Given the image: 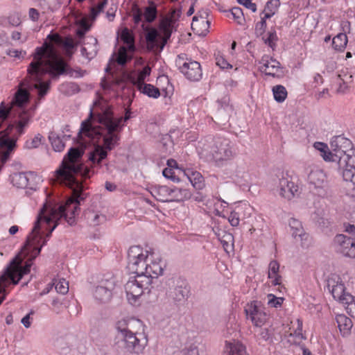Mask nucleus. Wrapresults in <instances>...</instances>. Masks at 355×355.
<instances>
[{"mask_svg":"<svg viewBox=\"0 0 355 355\" xmlns=\"http://www.w3.org/2000/svg\"><path fill=\"white\" fill-rule=\"evenodd\" d=\"M347 301L344 306L347 313L352 317L355 318V297L352 295H347L345 298Z\"/></svg>","mask_w":355,"mask_h":355,"instance_id":"46","label":"nucleus"},{"mask_svg":"<svg viewBox=\"0 0 355 355\" xmlns=\"http://www.w3.org/2000/svg\"><path fill=\"white\" fill-rule=\"evenodd\" d=\"M82 155V151L78 148H71L60 168L55 171L57 180L71 189V196L64 205L51 207L44 204L41 209L32 232L28 236L24 246L26 250L33 248V259L40 254L42 247L46 244V241H44L41 246H37L41 239L40 236L41 230H49L46 236L49 237L57 227L58 221L62 218H64L70 225L75 223V217L78 215L80 211V201L84 200L87 197V193L83 191L85 186L76 179L75 175H80L83 178H89L90 172L87 166L78 162Z\"/></svg>","mask_w":355,"mask_h":355,"instance_id":"1","label":"nucleus"},{"mask_svg":"<svg viewBox=\"0 0 355 355\" xmlns=\"http://www.w3.org/2000/svg\"><path fill=\"white\" fill-rule=\"evenodd\" d=\"M184 175L187 177L194 188L196 189H202L204 186V179L202 175L198 171H188L183 172Z\"/></svg>","mask_w":355,"mask_h":355,"instance_id":"25","label":"nucleus"},{"mask_svg":"<svg viewBox=\"0 0 355 355\" xmlns=\"http://www.w3.org/2000/svg\"><path fill=\"white\" fill-rule=\"evenodd\" d=\"M162 265L159 255L152 248L133 245L128 250V268L136 275L146 276L153 279L163 273Z\"/></svg>","mask_w":355,"mask_h":355,"instance_id":"4","label":"nucleus"},{"mask_svg":"<svg viewBox=\"0 0 355 355\" xmlns=\"http://www.w3.org/2000/svg\"><path fill=\"white\" fill-rule=\"evenodd\" d=\"M31 120V116L27 112H21L18 116V120L16 122V130L18 136L24 133V129L28 125Z\"/></svg>","mask_w":355,"mask_h":355,"instance_id":"33","label":"nucleus"},{"mask_svg":"<svg viewBox=\"0 0 355 355\" xmlns=\"http://www.w3.org/2000/svg\"><path fill=\"white\" fill-rule=\"evenodd\" d=\"M67 64L58 54L52 44L45 42L37 47L33 54V61L27 69L28 77L22 80L11 102L12 105L22 106L29 99L28 89L35 88L40 98H43L50 89L51 81H43V76L47 73L53 78L67 71Z\"/></svg>","mask_w":355,"mask_h":355,"instance_id":"2","label":"nucleus"},{"mask_svg":"<svg viewBox=\"0 0 355 355\" xmlns=\"http://www.w3.org/2000/svg\"><path fill=\"white\" fill-rule=\"evenodd\" d=\"M259 336L260 339L263 340H268L271 336V333L268 329H260Z\"/></svg>","mask_w":355,"mask_h":355,"instance_id":"60","label":"nucleus"},{"mask_svg":"<svg viewBox=\"0 0 355 355\" xmlns=\"http://www.w3.org/2000/svg\"><path fill=\"white\" fill-rule=\"evenodd\" d=\"M343 228L348 236L339 234L334 237L336 250L345 257L355 259V225L344 223Z\"/></svg>","mask_w":355,"mask_h":355,"instance_id":"7","label":"nucleus"},{"mask_svg":"<svg viewBox=\"0 0 355 355\" xmlns=\"http://www.w3.org/2000/svg\"><path fill=\"white\" fill-rule=\"evenodd\" d=\"M28 177L26 173H15L11 176L12 184L17 188H26L28 186Z\"/></svg>","mask_w":355,"mask_h":355,"instance_id":"30","label":"nucleus"},{"mask_svg":"<svg viewBox=\"0 0 355 355\" xmlns=\"http://www.w3.org/2000/svg\"><path fill=\"white\" fill-rule=\"evenodd\" d=\"M308 181L315 188L322 189L326 185V175L320 169L312 170L308 175Z\"/></svg>","mask_w":355,"mask_h":355,"instance_id":"20","label":"nucleus"},{"mask_svg":"<svg viewBox=\"0 0 355 355\" xmlns=\"http://www.w3.org/2000/svg\"><path fill=\"white\" fill-rule=\"evenodd\" d=\"M180 15H181L180 8H175L171 11L170 16L168 17L175 22L178 19V18L180 17Z\"/></svg>","mask_w":355,"mask_h":355,"instance_id":"63","label":"nucleus"},{"mask_svg":"<svg viewBox=\"0 0 355 355\" xmlns=\"http://www.w3.org/2000/svg\"><path fill=\"white\" fill-rule=\"evenodd\" d=\"M117 336L123 343L125 349L130 352L139 354L147 345L148 339L144 332L141 320L132 317H127L116 323Z\"/></svg>","mask_w":355,"mask_h":355,"instance_id":"5","label":"nucleus"},{"mask_svg":"<svg viewBox=\"0 0 355 355\" xmlns=\"http://www.w3.org/2000/svg\"><path fill=\"white\" fill-rule=\"evenodd\" d=\"M149 6H146L143 11V17L145 22L152 23L157 18V10L156 5L152 1H149Z\"/></svg>","mask_w":355,"mask_h":355,"instance_id":"34","label":"nucleus"},{"mask_svg":"<svg viewBox=\"0 0 355 355\" xmlns=\"http://www.w3.org/2000/svg\"><path fill=\"white\" fill-rule=\"evenodd\" d=\"M87 40H89V42L86 44H92V49H90L89 51H87V48L85 47V46H83L81 48V55L87 58L88 60H91L92 58H94L96 53H97V51H98V49H97V43H98V41H97V39L92 37V36H89L87 37Z\"/></svg>","mask_w":355,"mask_h":355,"instance_id":"29","label":"nucleus"},{"mask_svg":"<svg viewBox=\"0 0 355 355\" xmlns=\"http://www.w3.org/2000/svg\"><path fill=\"white\" fill-rule=\"evenodd\" d=\"M228 220L232 226L236 227L239 224V217L237 213L233 211L231 212Z\"/></svg>","mask_w":355,"mask_h":355,"instance_id":"58","label":"nucleus"},{"mask_svg":"<svg viewBox=\"0 0 355 355\" xmlns=\"http://www.w3.org/2000/svg\"><path fill=\"white\" fill-rule=\"evenodd\" d=\"M297 327L294 331V335L296 337H298L301 339H305V337L303 336L302 331V321L300 319L297 320Z\"/></svg>","mask_w":355,"mask_h":355,"instance_id":"59","label":"nucleus"},{"mask_svg":"<svg viewBox=\"0 0 355 355\" xmlns=\"http://www.w3.org/2000/svg\"><path fill=\"white\" fill-rule=\"evenodd\" d=\"M189 294V288L187 282L180 279L173 281V286L170 287L168 291L169 299L175 303H181L184 302Z\"/></svg>","mask_w":355,"mask_h":355,"instance_id":"16","label":"nucleus"},{"mask_svg":"<svg viewBox=\"0 0 355 355\" xmlns=\"http://www.w3.org/2000/svg\"><path fill=\"white\" fill-rule=\"evenodd\" d=\"M336 322L340 332L344 336L348 334L352 327V320L345 315H338L336 317Z\"/></svg>","mask_w":355,"mask_h":355,"instance_id":"32","label":"nucleus"},{"mask_svg":"<svg viewBox=\"0 0 355 355\" xmlns=\"http://www.w3.org/2000/svg\"><path fill=\"white\" fill-rule=\"evenodd\" d=\"M150 73V69L148 67H145L142 71L138 74L137 80L139 85L144 83V81L147 76H149Z\"/></svg>","mask_w":355,"mask_h":355,"instance_id":"56","label":"nucleus"},{"mask_svg":"<svg viewBox=\"0 0 355 355\" xmlns=\"http://www.w3.org/2000/svg\"><path fill=\"white\" fill-rule=\"evenodd\" d=\"M163 175L168 179L173 180V182H179L180 178L175 174V171L171 168H166L163 170Z\"/></svg>","mask_w":355,"mask_h":355,"instance_id":"54","label":"nucleus"},{"mask_svg":"<svg viewBox=\"0 0 355 355\" xmlns=\"http://www.w3.org/2000/svg\"><path fill=\"white\" fill-rule=\"evenodd\" d=\"M336 162L344 180L355 185V149L349 150L348 153Z\"/></svg>","mask_w":355,"mask_h":355,"instance_id":"11","label":"nucleus"},{"mask_svg":"<svg viewBox=\"0 0 355 355\" xmlns=\"http://www.w3.org/2000/svg\"><path fill=\"white\" fill-rule=\"evenodd\" d=\"M314 148L320 152V156L326 162H331V153L328 148V146L322 142H315L314 144Z\"/></svg>","mask_w":355,"mask_h":355,"instance_id":"42","label":"nucleus"},{"mask_svg":"<svg viewBox=\"0 0 355 355\" xmlns=\"http://www.w3.org/2000/svg\"><path fill=\"white\" fill-rule=\"evenodd\" d=\"M130 113L126 112L124 117L114 116L112 108L103 105L100 111L90 110L87 119L83 121L78 133L89 138L103 137V145H96L89 153V160L94 165H100L107 156V151L112 150L118 144L121 132L125 123L130 119Z\"/></svg>","mask_w":355,"mask_h":355,"instance_id":"3","label":"nucleus"},{"mask_svg":"<svg viewBox=\"0 0 355 355\" xmlns=\"http://www.w3.org/2000/svg\"><path fill=\"white\" fill-rule=\"evenodd\" d=\"M231 111L232 107L228 105H225L223 108L218 109L216 116L218 122L225 125L229 119L230 112Z\"/></svg>","mask_w":355,"mask_h":355,"instance_id":"41","label":"nucleus"},{"mask_svg":"<svg viewBox=\"0 0 355 355\" xmlns=\"http://www.w3.org/2000/svg\"><path fill=\"white\" fill-rule=\"evenodd\" d=\"M171 189L166 186H155L151 188L150 193L157 200L161 202H170Z\"/></svg>","mask_w":355,"mask_h":355,"instance_id":"24","label":"nucleus"},{"mask_svg":"<svg viewBox=\"0 0 355 355\" xmlns=\"http://www.w3.org/2000/svg\"><path fill=\"white\" fill-rule=\"evenodd\" d=\"M274 98L277 102L282 103L287 97V91L286 88L281 85L272 87Z\"/></svg>","mask_w":355,"mask_h":355,"instance_id":"40","label":"nucleus"},{"mask_svg":"<svg viewBox=\"0 0 355 355\" xmlns=\"http://www.w3.org/2000/svg\"><path fill=\"white\" fill-rule=\"evenodd\" d=\"M69 137V136L64 135L62 138L58 136L56 133L51 132L49 139L51 144V146L55 151L61 152L64 148V139Z\"/></svg>","mask_w":355,"mask_h":355,"instance_id":"31","label":"nucleus"},{"mask_svg":"<svg viewBox=\"0 0 355 355\" xmlns=\"http://www.w3.org/2000/svg\"><path fill=\"white\" fill-rule=\"evenodd\" d=\"M55 290L58 293L64 295L69 291V284L64 279H60L58 282L54 283Z\"/></svg>","mask_w":355,"mask_h":355,"instance_id":"47","label":"nucleus"},{"mask_svg":"<svg viewBox=\"0 0 355 355\" xmlns=\"http://www.w3.org/2000/svg\"><path fill=\"white\" fill-rule=\"evenodd\" d=\"M175 21L168 18V17H164L161 21L159 28L163 33V37L162 38V42L161 45V49L164 48V46L167 43L168 40L171 37L172 33V27Z\"/></svg>","mask_w":355,"mask_h":355,"instance_id":"23","label":"nucleus"},{"mask_svg":"<svg viewBox=\"0 0 355 355\" xmlns=\"http://www.w3.org/2000/svg\"><path fill=\"white\" fill-rule=\"evenodd\" d=\"M259 69L266 76L280 77L282 76L281 64L269 55H263L259 61Z\"/></svg>","mask_w":355,"mask_h":355,"instance_id":"18","label":"nucleus"},{"mask_svg":"<svg viewBox=\"0 0 355 355\" xmlns=\"http://www.w3.org/2000/svg\"><path fill=\"white\" fill-rule=\"evenodd\" d=\"M31 261V260L22 267L20 262H17L15 259L12 261L10 266L6 268V271L13 284H17L22 277L30 272L32 264Z\"/></svg>","mask_w":355,"mask_h":355,"instance_id":"17","label":"nucleus"},{"mask_svg":"<svg viewBox=\"0 0 355 355\" xmlns=\"http://www.w3.org/2000/svg\"><path fill=\"white\" fill-rule=\"evenodd\" d=\"M28 16L32 21H36L39 19L40 13L36 9L32 8L29 9Z\"/></svg>","mask_w":355,"mask_h":355,"instance_id":"62","label":"nucleus"},{"mask_svg":"<svg viewBox=\"0 0 355 355\" xmlns=\"http://www.w3.org/2000/svg\"><path fill=\"white\" fill-rule=\"evenodd\" d=\"M328 287H331V293L334 298L339 301L343 305L345 304V302L347 301V300H345V298H347V295H352L348 293H345V286L342 283L337 282L336 284L331 285V282H329Z\"/></svg>","mask_w":355,"mask_h":355,"instance_id":"22","label":"nucleus"},{"mask_svg":"<svg viewBox=\"0 0 355 355\" xmlns=\"http://www.w3.org/2000/svg\"><path fill=\"white\" fill-rule=\"evenodd\" d=\"M347 44V37L345 33H339L333 38L332 46L336 51H343Z\"/></svg>","mask_w":355,"mask_h":355,"instance_id":"36","label":"nucleus"},{"mask_svg":"<svg viewBox=\"0 0 355 355\" xmlns=\"http://www.w3.org/2000/svg\"><path fill=\"white\" fill-rule=\"evenodd\" d=\"M279 269V263L275 260L271 261L268 265V277L273 278V275H279L278 274Z\"/></svg>","mask_w":355,"mask_h":355,"instance_id":"50","label":"nucleus"},{"mask_svg":"<svg viewBox=\"0 0 355 355\" xmlns=\"http://www.w3.org/2000/svg\"><path fill=\"white\" fill-rule=\"evenodd\" d=\"M12 282L6 271L0 277V294L5 291L6 288Z\"/></svg>","mask_w":355,"mask_h":355,"instance_id":"51","label":"nucleus"},{"mask_svg":"<svg viewBox=\"0 0 355 355\" xmlns=\"http://www.w3.org/2000/svg\"><path fill=\"white\" fill-rule=\"evenodd\" d=\"M48 39L57 44L62 45L68 51L73 49L76 46L72 38L66 37L64 40H63L58 34H49L48 35Z\"/></svg>","mask_w":355,"mask_h":355,"instance_id":"27","label":"nucleus"},{"mask_svg":"<svg viewBox=\"0 0 355 355\" xmlns=\"http://www.w3.org/2000/svg\"><path fill=\"white\" fill-rule=\"evenodd\" d=\"M121 38L127 44V46H121L117 54H114V55L116 57V62L119 64L123 66L128 61L132 59V56L128 54V51L133 52L135 51V44L133 36L126 28L122 31Z\"/></svg>","mask_w":355,"mask_h":355,"instance_id":"14","label":"nucleus"},{"mask_svg":"<svg viewBox=\"0 0 355 355\" xmlns=\"http://www.w3.org/2000/svg\"><path fill=\"white\" fill-rule=\"evenodd\" d=\"M198 150L202 158L214 162L218 166H222L225 162L234 159L236 155L232 142L223 137H216L199 142Z\"/></svg>","mask_w":355,"mask_h":355,"instance_id":"6","label":"nucleus"},{"mask_svg":"<svg viewBox=\"0 0 355 355\" xmlns=\"http://www.w3.org/2000/svg\"><path fill=\"white\" fill-rule=\"evenodd\" d=\"M153 279L142 275L132 277L125 284L128 302L132 305L139 304V299L146 290H148Z\"/></svg>","mask_w":355,"mask_h":355,"instance_id":"8","label":"nucleus"},{"mask_svg":"<svg viewBox=\"0 0 355 355\" xmlns=\"http://www.w3.org/2000/svg\"><path fill=\"white\" fill-rule=\"evenodd\" d=\"M234 18L238 20L239 24H242L243 20V13L242 9L239 7H234L231 10Z\"/></svg>","mask_w":355,"mask_h":355,"instance_id":"55","label":"nucleus"},{"mask_svg":"<svg viewBox=\"0 0 355 355\" xmlns=\"http://www.w3.org/2000/svg\"><path fill=\"white\" fill-rule=\"evenodd\" d=\"M331 162H336L352 150V141L341 135L334 137L330 141Z\"/></svg>","mask_w":355,"mask_h":355,"instance_id":"13","label":"nucleus"},{"mask_svg":"<svg viewBox=\"0 0 355 355\" xmlns=\"http://www.w3.org/2000/svg\"><path fill=\"white\" fill-rule=\"evenodd\" d=\"M231 178L236 182L242 184L248 181L249 175L244 167L237 166Z\"/></svg>","mask_w":355,"mask_h":355,"instance_id":"35","label":"nucleus"},{"mask_svg":"<svg viewBox=\"0 0 355 355\" xmlns=\"http://www.w3.org/2000/svg\"><path fill=\"white\" fill-rule=\"evenodd\" d=\"M116 286V280L114 277L100 281L93 291L95 300L104 304L109 302L112 297Z\"/></svg>","mask_w":355,"mask_h":355,"instance_id":"10","label":"nucleus"},{"mask_svg":"<svg viewBox=\"0 0 355 355\" xmlns=\"http://www.w3.org/2000/svg\"><path fill=\"white\" fill-rule=\"evenodd\" d=\"M141 26L144 31H146L145 37L147 42L152 45L156 44L159 36L157 31L155 28H150L144 23H142Z\"/></svg>","mask_w":355,"mask_h":355,"instance_id":"37","label":"nucleus"},{"mask_svg":"<svg viewBox=\"0 0 355 355\" xmlns=\"http://www.w3.org/2000/svg\"><path fill=\"white\" fill-rule=\"evenodd\" d=\"M289 225L292 230V236L301 242L302 248H308L311 245V237L306 233L300 221L295 218H291Z\"/></svg>","mask_w":355,"mask_h":355,"instance_id":"19","label":"nucleus"},{"mask_svg":"<svg viewBox=\"0 0 355 355\" xmlns=\"http://www.w3.org/2000/svg\"><path fill=\"white\" fill-rule=\"evenodd\" d=\"M139 89L149 97L157 98L159 96L160 92L158 88L150 84L141 83L139 85Z\"/></svg>","mask_w":355,"mask_h":355,"instance_id":"38","label":"nucleus"},{"mask_svg":"<svg viewBox=\"0 0 355 355\" xmlns=\"http://www.w3.org/2000/svg\"><path fill=\"white\" fill-rule=\"evenodd\" d=\"M268 297H271L268 300V304H270L272 307H277L279 306H281L284 300L282 297H277L273 295H269Z\"/></svg>","mask_w":355,"mask_h":355,"instance_id":"57","label":"nucleus"},{"mask_svg":"<svg viewBox=\"0 0 355 355\" xmlns=\"http://www.w3.org/2000/svg\"><path fill=\"white\" fill-rule=\"evenodd\" d=\"M277 191L281 197L288 200L298 197L301 193L299 185L288 175L282 176L279 180Z\"/></svg>","mask_w":355,"mask_h":355,"instance_id":"15","label":"nucleus"},{"mask_svg":"<svg viewBox=\"0 0 355 355\" xmlns=\"http://www.w3.org/2000/svg\"><path fill=\"white\" fill-rule=\"evenodd\" d=\"M263 40L265 44L273 49L275 46V42L277 40L276 32L275 31L269 32L268 36L266 38L263 37Z\"/></svg>","mask_w":355,"mask_h":355,"instance_id":"52","label":"nucleus"},{"mask_svg":"<svg viewBox=\"0 0 355 355\" xmlns=\"http://www.w3.org/2000/svg\"><path fill=\"white\" fill-rule=\"evenodd\" d=\"M107 5V0H103V1L100 2L97 6L91 8V12L89 17L92 20H95L98 15L101 12L105 6Z\"/></svg>","mask_w":355,"mask_h":355,"instance_id":"48","label":"nucleus"},{"mask_svg":"<svg viewBox=\"0 0 355 355\" xmlns=\"http://www.w3.org/2000/svg\"><path fill=\"white\" fill-rule=\"evenodd\" d=\"M265 15L261 17V20L256 24L255 33L257 35H261L265 32L266 28V20Z\"/></svg>","mask_w":355,"mask_h":355,"instance_id":"53","label":"nucleus"},{"mask_svg":"<svg viewBox=\"0 0 355 355\" xmlns=\"http://www.w3.org/2000/svg\"><path fill=\"white\" fill-rule=\"evenodd\" d=\"M280 5L279 0H270L269 1L265 7V18H270L273 16Z\"/></svg>","mask_w":355,"mask_h":355,"instance_id":"43","label":"nucleus"},{"mask_svg":"<svg viewBox=\"0 0 355 355\" xmlns=\"http://www.w3.org/2000/svg\"><path fill=\"white\" fill-rule=\"evenodd\" d=\"M132 17L135 26L143 23V10L136 5H135L132 8Z\"/></svg>","mask_w":355,"mask_h":355,"instance_id":"45","label":"nucleus"},{"mask_svg":"<svg viewBox=\"0 0 355 355\" xmlns=\"http://www.w3.org/2000/svg\"><path fill=\"white\" fill-rule=\"evenodd\" d=\"M43 137L40 134L36 135L34 138L30 141H27L25 144L26 148L28 149L35 148L39 147L42 143Z\"/></svg>","mask_w":355,"mask_h":355,"instance_id":"49","label":"nucleus"},{"mask_svg":"<svg viewBox=\"0 0 355 355\" xmlns=\"http://www.w3.org/2000/svg\"><path fill=\"white\" fill-rule=\"evenodd\" d=\"M338 77L340 78V80L343 81V84L341 83H339L340 85L337 91L338 92L345 93L348 89L347 82L343 78H341V75H339Z\"/></svg>","mask_w":355,"mask_h":355,"instance_id":"64","label":"nucleus"},{"mask_svg":"<svg viewBox=\"0 0 355 355\" xmlns=\"http://www.w3.org/2000/svg\"><path fill=\"white\" fill-rule=\"evenodd\" d=\"M223 235L219 238L225 251H227L231 245H233L234 236L232 234L225 232H222Z\"/></svg>","mask_w":355,"mask_h":355,"instance_id":"44","label":"nucleus"},{"mask_svg":"<svg viewBox=\"0 0 355 355\" xmlns=\"http://www.w3.org/2000/svg\"><path fill=\"white\" fill-rule=\"evenodd\" d=\"M210 26V22L202 16H194L193 17L191 28L193 30L196 31L199 35H205L208 32Z\"/></svg>","mask_w":355,"mask_h":355,"instance_id":"21","label":"nucleus"},{"mask_svg":"<svg viewBox=\"0 0 355 355\" xmlns=\"http://www.w3.org/2000/svg\"><path fill=\"white\" fill-rule=\"evenodd\" d=\"M216 64L221 69H227L229 67H232V65L230 64L223 58H216Z\"/></svg>","mask_w":355,"mask_h":355,"instance_id":"61","label":"nucleus"},{"mask_svg":"<svg viewBox=\"0 0 355 355\" xmlns=\"http://www.w3.org/2000/svg\"><path fill=\"white\" fill-rule=\"evenodd\" d=\"M228 355H248L245 347L239 342L230 343Z\"/></svg>","mask_w":355,"mask_h":355,"instance_id":"39","label":"nucleus"},{"mask_svg":"<svg viewBox=\"0 0 355 355\" xmlns=\"http://www.w3.org/2000/svg\"><path fill=\"white\" fill-rule=\"evenodd\" d=\"M244 311L247 319L250 320L257 327H262L268 319L265 308L259 301H252L247 304Z\"/></svg>","mask_w":355,"mask_h":355,"instance_id":"12","label":"nucleus"},{"mask_svg":"<svg viewBox=\"0 0 355 355\" xmlns=\"http://www.w3.org/2000/svg\"><path fill=\"white\" fill-rule=\"evenodd\" d=\"M176 64L181 73L189 80L198 81L202 76V69L199 62L185 58V55H179Z\"/></svg>","mask_w":355,"mask_h":355,"instance_id":"9","label":"nucleus"},{"mask_svg":"<svg viewBox=\"0 0 355 355\" xmlns=\"http://www.w3.org/2000/svg\"><path fill=\"white\" fill-rule=\"evenodd\" d=\"M85 217L90 225L96 226L105 221V216L97 211L88 210L85 213Z\"/></svg>","mask_w":355,"mask_h":355,"instance_id":"28","label":"nucleus"},{"mask_svg":"<svg viewBox=\"0 0 355 355\" xmlns=\"http://www.w3.org/2000/svg\"><path fill=\"white\" fill-rule=\"evenodd\" d=\"M170 202H180L190 198L191 192L186 189L170 188Z\"/></svg>","mask_w":355,"mask_h":355,"instance_id":"26","label":"nucleus"}]
</instances>
